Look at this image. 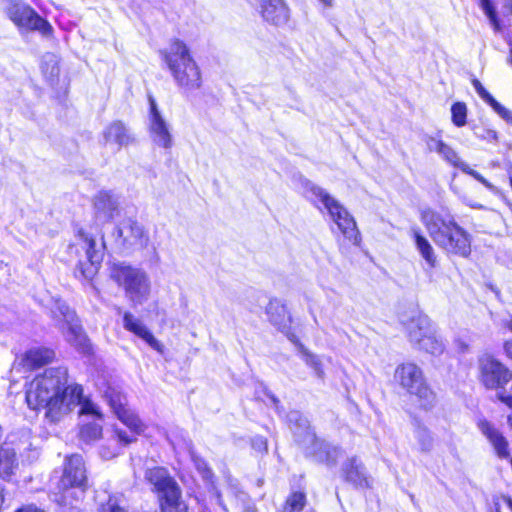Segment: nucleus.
I'll use <instances>...</instances> for the list:
<instances>
[{
    "label": "nucleus",
    "mask_w": 512,
    "mask_h": 512,
    "mask_svg": "<svg viewBox=\"0 0 512 512\" xmlns=\"http://www.w3.org/2000/svg\"><path fill=\"white\" fill-rule=\"evenodd\" d=\"M68 370L54 367L36 376L26 390V401L31 409L46 408V417L53 422L61 420L75 407L81 406L82 416L91 415L102 419L96 404L83 397V389L78 384L67 385Z\"/></svg>",
    "instance_id": "f257e3e1"
},
{
    "label": "nucleus",
    "mask_w": 512,
    "mask_h": 512,
    "mask_svg": "<svg viewBox=\"0 0 512 512\" xmlns=\"http://www.w3.org/2000/svg\"><path fill=\"white\" fill-rule=\"evenodd\" d=\"M420 220L433 242L447 254L468 257L472 236L460 226L448 211L423 208Z\"/></svg>",
    "instance_id": "f03ea898"
},
{
    "label": "nucleus",
    "mask_w": 512,
    "mask_h": 512,
    "mask_svg": "<svg viewBox=\"0 0 512 512\" xmlns=\"http://www.w3.org/2000/svg\"><path fill=\"white\" fill-rule=\"evenodd\" d=\"M161 54L176 85L183 93L189 94L201 88V70L184 42L174 40Z\"/></svg>",
    "instance_id": "7ed1b4c3"
},
{
    "label": "nucleus",
    "mask_w": 512,
    "mask_h": 512,
    "mask_svg": "<svg viewBox=\"0 0 512 512\" xmlns=\"http://www.w3.org/2000/svg\"><path fill=\"white\" fill-rule=\"evenodd\" d=\"M88 478L81 455L73 454L65 458L63 473L57 485L55 501L65 507H76L85 497Z\"/></svg>",
    "instance_id": "20e7f679"
},
{
    "label": "nucleus",
    "mask_w": 512,
    "mask_h": 512,
    "mask_svg": "<svg viewBox=\"0 0 512 512\" xmlns=\"http://www.w3.org/2000/svg\"><path fill=\"white\" fill-rule=\"evenodd\" d=\"M305 194L319 209L320 203L327 211L330 219L337 225L338 229L349 241L358 244L360 237L354 218L347 209L326 190L316 184L306 181L304 184Z\"/></svg>",
    "instance_id": "39448f33"
},
{
    "label": "nucleus",
    "mask_w": 512,
    "mask_h": 512,
    "mask_svg": "<svg viewBox=\"0 0 512 512\" xmlns=\"http://www.w3.org/2000/svg\"><path fill=\"white\" fill-rule=\"evenodd\" d=\"M111 279L124 290L133 306L142 305L151 295V280L148 273L125 263H114L110 268Z\"/></svg>",
    "instance_id": "423d86ee"
},
{
    "label": "nucleus",
    "mask_w": 512,
    "mask_h": 512,
    "mask_svg": "<svg viewBox=\"0 0 512 512\" xmlns=\"http://www.w3.org/2000/svg\"><path fill=\"white\" fill-rule=\"evenodd\" d=\"M145 479L157 495L161 512H187L188 507L182 500V490L165 468L148 469Z\"/></svg>",
    "instance_id": "0eeeda50"
},
{
    "label": "nucleus",
    "mask_w": 512,
    "mask_h": 512,
    "mask_svg": "<svg viewBox=\"0 0 512 512\" xmlns=\"http://www.w3.org/2000/svg\"><path fill=\"white\" fill-rule=\"evenodd\" d=\"M395 383L408 394L415 396L424 408L435 402V394L428 386L423 370L413 362L399 364L394 372Z\"/></svg>",
    "instance_id": "6e6552de"
},
{
    "label": "nucleus",
    "mask_w": 512,
    "mask_h": 512,
    "mask_svg": "<svg viewBox=\"0 0 512 512\" xmlns=\"http://www.w3.org/2000/svg\"><path fill=\"white\" fill-rule=\"evenodd\" d=\"M296 416L291 415L290 421H292V417L296 420V425L292 430L299 444L306 448L307 453L313 455L318 462L335 466L343 455L341 448L319 440L307 421L298 419Z\"/></svg>",
    "instance_id": "1a4fd4ad"
},
{
    "label": "nucleus",
    "mask_w": 512,
    "mask_h": 512,
    "mask_svg": "<svg viewBox=\"0 0 512 512\" xmlns=\"http://www.w3.org/2000/svg\"><path fill=\"white\" fill-rule=\"evenodd\" d=\"M0 11L19 30L38 31L46 37L53 32L50 23L22 0H0Z\"/></svg>",
    "instance_id": "9d476101"
},
{
    "label": "nucleus",
    "mask_w": 512,
    "mask_h": 512,
    "mask_svg": "<svg viewBox=\"0 0 512 512\" xmlns=\"http://www.w3.org/2000/svg\"><path fill=\"white\" fill-rule=\"evenodd\" d=\"M104 397L118 419L131 430V432L128 433L115 428L113 437L117 441L116 445L121 447L134 442L136 440L135 435L144 431V424L138 416L127 407L126 398L120 392H117L115 389L108 388Z\"/></svg>",
    "instance_id": "9b49d317"
},
{
    "label": "nucleus",
    "mask_w": 512,
    "mask_h": 512,
    "mask_svg": "<svg viewBox=\"0 0 512 512\" xmlns=\"http://www.w3.org/2000/svg\"><path fill=\"white\" fill-rule=\"evenodd\" d=\"M104 243L97 244L96 240L82 229L77 231L75 240L69 245L70 255L79 258V271L86 278H92L102 262Z\"/></svg>",
    "instance_id": "f8f14e48"
},
{
    "label": "nucleus",
    "mask_w": 512,
    "mask_h": 512,
    "mask_svg": "<svg viewBox=\"0 0 512 512\" xmlns=\"http://www.w3.org/2000/svg\"><path fill=\"white\" fill-rule=\"evenodd\" d=\"M53 317L62 322L60 329L66 341L81 353L90 352L89 340L80 325L75 312L60 299L51 308Z\"/></svg>",
    "instance_id": "ddd939ff"
},
{
    "label": "nucleus",
    "mask_w": 512,
    "mask_h": 512,
    "mask_svg": "<svg viewBox=\"0 0 512 512\" xmlns=\"http://www.w3.org/2000/svg\"><path fill=\"white\" fill-rule=\"evenodd\" d=\"M148 133L151 141L165 150L171 149L173 136L171 127L158 109L155 99L149 95Z\"/></svg>",
    "instance_id": "4468645a"
},
{
    "label": "nucleus",
    "mask_w": 512,
    "mask_h": 512,
    "mask_svg": "<svg viewBox=\"0 0 512 512\" xmlns=\"http://www.w3.org/2000/svg\"><path fill=\"white\" fill-rule=\"evenodd\" d=\"M480 380L487 389L503 388L512 379V372L490 355L479 359Z\"/></svg>",
    "instance_id": "2eb2a0df"
},
{
    "label": "nucleus",
    "mask_w": 512,
    "mask_h": 512,
    "mask_svg": "<svg viewBox=\"0 0 512 512\" xmlns=\"http://www.w3.org/2000/svg\"><path fill=\"white\" fill-rule=\"evenodd\" d=\"M476 425L481 434L487 439L498 458H510L509 441L495 424L485 418H479Z\"/></svg>",
    "instance_id": "dca6fc26"
},
{
    "label": "nucleus",
    "mask_w": 512,
    "mask_h": 512,
    "mask_svg": "<svg viewBox=\"0 0 512 512\" xmlns=\"http://www.w3.org/2000/svg\"><path fill=\"white\" fill-rule=\"evenodd\" d=\"M402 323L405 326L409 342L414 347L436 329L427 315L417 311L413 312L408 319H402Z\"/></svg>",
    "instance_id": "f3484780"
},
{
    "label": "nucleus",
    "mask_w": 512,
    "mask_h": 512,
    "mask_svg": "<svg viewBox=\"0 0 512 512\" xmlns=\"http://www.w3.org/2000/svg\"><path fill=\"white\" fill-rule=\"evenodd\" d=\"M123 327L145 341L152 349L159 353L164 352V345L158 341L141 319L126 311L123 314Z\"/></svg>",
    "instance_id": "a211bd4d"
},
{
    "label": "nucleus",
    "mask_w": 512,
    "mask_h": 512,
    "mask_svg": "<svg viewBox=\"0 0 512 512\" xmlns=\"http://www.w3.org/2000/svg\"><path fill=\"white\" fill-rule=\"evenodd\" d=\"M263 18L274 25L288 21L289 10L283 0H256Z\"/></svg>",
    "instance_id": "6ab92c4d"
},
{
    "label": "nucleus",
    "mask_w": 512,
    "mask_h": 512,
    "mask_svg": "<svg viewBox=\"0 0 512 512\" xmlns=\"http://www.w3.org/2000/svg\"><path fill=\"white\" fill-rule=\"evenodd\" d=\"M341 473L345 481L351 483L355 487H369V480L366 470L359 458L356 456L348 458L342 465Z\"/></svg>",
    "instance_id": "aec40b11"
},
{
    "label": "nucleus",
    "mask_w": 512,
    "mask_h": 512,
    "mask_svg": "<svg viewBox=\"0 0 512 512\" xmlns=\"http://www.w3.org/2000/svg\"><path fill=\"white\" fill-rule=\"evenodd\" d=\"M103 140L105 146L116 147L119 150L132 143L134 138L121 121H114L103 130Z\"/></svg>",
    "instance_id": "412c9836"
},
{
    "label": "nucleus",
    "mask_w": 512,
    "mask_h": 512,
    "mask_svg": "<svg viewBox=\"0 0 512 512\" xmlns=\"http://www.w3.org/2000/svg\"><path fill=\"white\" fill-rule=\"evenodd\" d=\"M55 357L53 350L49 348H33L28 350L21 362L14 365L12 371H19L20 366L27 369H35L51 362Z\"/></svg>",
    "instance_id": "4be33fe9"
},
{
    "label": "nucleus",
    "mask_w": 512,
    "mask_h": 512,
    "mask_svg": "<svg viewBox=\"0 0 512 512\" xmlns=\"http://www.w3.org/2000/svg\"><path fill=\"white\" fill-rule=\"evenodd\" d=\"M119 233L123 236L124 242L129 245H134L141 249H146L150 245L148 233L141 224L135 221H128L119 230Z\"/></svg>",
    "instance_id": "5701e85b"
},
{
    "label": "nucleus",
    "mask_w": 512,
    "mask_h": 512,
    "mask_svg": "<svg viewBox=\"0 0 512 512\" xmlns=\"http://www.w3.org/2000/svg\"><path fill=\"white\" fill-rule=\"evenodd\" d=\"M410 234L414 240L415 247L430 269L436 268L438 259L434 247L429 240L421 233L418 227H413Z\"/></svg>",
    "instance_id": "b1692460"
},
{
    "label": "nucleus",
    "mask_w": 512,
    "mask_h": 512,
    "mask_svg": "<svg viewBox=\"0 0 512 512\" xmlns=\"http://www.w3.org/2000/svg\"><path fill=\"white\" fill-rule=\"evenodd\" d=\"M117 207L118 201L111 193L101 191L95 196L94 208L98 219L103 221L111 220L117 212Z\"/></svg>",
    "instance_id": "393cba45"
},
{
    "label": "nucleus",
    "mask_w": 512,
    "mask_h": 512,
    "mask_svg": "<svg viewBox=\"0 0 512 512\" xmlns=\"http://www.w3.org/2000/svg\"><path fill=\"white\" fill-rule=\"evenodd\" d=\"M446 162L451 164L454 167L461 169L464 173L472 176L474 179L482 183L485 187L490 190H494V186L485 179L482 175H480L474 169H471L465 162L461 160L458 153L448 144L443 148V152L440 155Z\"/></svg>",
    "instance_id": "a878e982"
},
{
    "label": "nucleus",
    "mask_w": 512,
    "mask_h": 512,
    "mask_svg": "<svg viewBox=\"0 0 512 512\" xmlns=\"http://www.w3.org/2000/svg\"><path fill=\"white\" fill-rule=\"evenodd\" d=\"M269 321L280 330H285L291 322L286 306L277 299L271 300L266 308Z\"/></svg>",
    "instance_id": "bb28decb"
},
{
    "label": "nucleus",
    "mask_w": 512,
    "mask_h": 512,
    "mask_svg": "<svg viewBox=\"0 0 512 512\" xmlns=\"http://www.w3.org/2000/svg\"><path fill=\"white\" fill-rule=\"evenodd\" d=\"M18 467L16 452L13 448L0 449V478L9 479Z\"/></svg>",
    "instance_id": "cd10ccee"
},
{
    "label": "nucleus",
    "mask_w": 512,
    "mask_h": 512,
    "mask_svg": "<svg viewBox=\"0 0 512 512\" xmlns=\"http://www.w3.org/2000/svg\"><path fill=\"white\" fill-rule=\"evenodd\" d=\"M415 348L431 355H441L445 350V344L436 328L430 335H426Z\"/></svg>",
    "instance_id": "c85d7f7f"
},
{
    "label": "nucleus",
    "mask_w": 512,
    "mask_h": 512,
    "mask_svg": "<svg viewBox=\"0 0 512 512\" xmlns=\"http://www.w3.org/2000/svg\"><path fill=\"white\" fill-rule=\"evenodd\" d=\"M101 434L102 426L96 422L84 424L80 431L81 438L87 442L97 440Z\"/></svg>",
    "instance_id": "c756f323"
},
{
    "label": "nucleus",
    "mask_w": 512,
    "mask_h": 512,
    "mask_svg": "<svg viewBox=\"0 0 512 512\" xmlns=\"http://www.w3.org/2000/svg\"><path fill=\"white\" fill-rule=\"evenodd\" d=\"M305 495L301 492L293 493L286 501L281 512H300L305 505Z\"/></svg>",
    "instance_id": "7c9ffc66"
},
{
    "label": "nucleus",
    "mask_w": 512,
    "mask_h": 512,
    "mask_svg": "<svg viewBox=\"0 0 512 512\" xmlns=\"http://www.w3.org/2000/svg\"><path fill=\"white\" fill-rule=\"evenodd\" d=\"M452 122L457 127H462L466 124L467 107L462 102H456L451 107Z\"/></svg>",
    "instance_id": "2f4dec72"
},
{
    "label": "nucleus",
    "mask_w": 512,
    "mask_h": 512,
    "mask_svg": "<svg viewBox=\"0 0 512 512\" xmlns=\"http://www.w3.org/2000/svg\"><path fill=\"white\" fill-rule=\"evenodd\" d=\"M98 512H128L124 506L121 505L120 500L116 496H109L107 501L101 503Z\"/></svg>",
    "instance_id": "473e14b6"
},
{
    "label": "nucleus",
    "mask_w": 512,
    "mask_h": 512,
    "mask_svg": "<svg viewBox=\"0 0 512 512\" xmlns=\"http://www.w3.org/2000/svg\"><path fill=\"white\" fill-rule=\"evenodd\" d=\"M303 356H304L305 363L314 370L317 377L323 379L324 378V370H323L322 362H321L320 358L318 356L310 354L308 352H305Z\"/></svg>",
    "instance_id": "72a5a7b5"
},
{
    "label": "nucleus",
    "mask_w": 512,
    "mask_h": 512,
    "mask_svg": "<svg viewBox=\"0 0 512 512\" xmlns=\"http://www.w3.org/2000/svg\"><path fill=\"white\" fill-rule=\"evenodd\" d=\"M415 434H416V438L418 440L421 450L429 451L432 447V442H433L430 432L425 428L419 427L416 430Z\"/></svg>",
    "instance_id": "f704fd0d"
},
{
    "label": "nucleus",
    "mask_w": 512,
    "mask_h": 512,
    "mask_svg": "<svg viewBox=\"0 0 512 512\" xmlns=\"http://www.w3.org/2000/svg\"><path fill=\"white\" fill-rule=\"evenodd\" d=\"M425 143H426L427 149L430 152H436L439 155H441V153L443 152V148L446 145V143L443 142L440 138L434 137V136H426Z\"/></svg>",
    "instance_id": "c9c22d12"
},
{
    "label": "nucleus",
    "mask_w": 512,
    "mask_h": 512,
    "mask_svg": "<svg viewBox=\"0 0 512 512\" xmlns=\"http://www.w3.org/2000/svg\"><path fill=\"white\" fill-rule=\"evenodd\" d=\"M492 109L507 123L512 125V111L501 105L495 99L489 104Z\"/></svg>",
    "instance_id": "e433bc0d"
},
{
    "label": "nucleus",
    "mask_w": 512,
    "mask_h": 512,
    "mask_svg": "<svg viewBox=\"0 0 512 512\" xmlns=\"http://www.w3.org/2000/svg\"><path fill=\"white\" fill-rule=\"evenodd\" d=\"M492 109L507 123L512 125V111L501 105L495 99L489 104Z\"/></svg>",
    "instance_id": "4c0bfd02"
},
{
    "label": "nucleus",
    "mask_w": 512,
    "mask_h": 512,
    "mask_svg": "<svg viewBox=\"0 0 512 512\" xmlns=\"http://www.w3.org/2000/svg\"><path fill=\"white\" fill-rule=\"evenodd\" d=\"M191 458L195 464V467L202 474L203 478L209 479L212 476V473L206 462L194 453H191Z\"/></svg>",
    "instance_id": "58836bf2"
},
{
    "label": "nucleus",
    "mask_w": 512,
    "mask_h": 512,
    "mask_svg": "<svg viewBox=\"0 0 512 512\" xmlns=\"http://www.w3.org/2000/svg\"><path fill=\"white\" fill-rule=\"evenodd\" d=\"M481 7L495 28L498 27L495 9L490 0H481Z\"/></svg>",
    "instance_id": "ea45409f"
},
{
    "label": "nucleus",
    "mask_w": 512,
    "mask_h": 512,
    "mask_svg": "<svg viewBox=\"0 0 512 512\" xmlns=\"http://www.w3.org/2000/svg\"><path fill=\"white\" fill-rule=\"evenodd\" d=\"M472 85L480 98L483 99L486 103L490 104L493 101V96L483 87L478 79H473Z\"/></svg>",
    "instance_id": "a19ab883"
},
{
    "label": "nucleus",
    "mask_w": 512,
    "mask_h": 512,
    "mask_svg": "<svg viewBox=\"0 0 512 512\" xmlns=\"http://www.w3.org/2000/svg\"><path fill=\"white\" fill-rule=\"evenodd\" d=\"M120 452L119 445L113 444L110 446H102L100 449V455L103 459L109 460L117 456Z\"/></svg>",
    "instance_id": "79ce46f5"
},
{
    "label": "nucleus",
    "mask_w": 512,
    "mask_h": 512,
    "mask_svg": "<svg viewBox=\"0 0 512 512\" xmlns=\"http://www.w3.org/2000/svg\"><path fill=\"white\" fill-rule=\"evenodd\" d=\"M475 134L478 138L488 142H497L498 140L497 132L492 129L483 128L481 131H476Z\"/></svg>",
    "instance_id": "37998d69"
},
{
    "label": "nucleus",
    "mask_w": 512,
    "mask_h": 512,
    "mask_svg": "<svg viewBox=\"0 0 512 512\" xmlns=\"http://www.w3.org/2000/svg\"><path fill=\"white\" fill-rule=\"evenodd\" d=\"M252 447L259 453L266 452L268 447L266 438L263 436H255L252 439Z\"/></svg>",
    "instance_id": "c03bdc74"
},
{
    "label": "nucleus",
    "mask_w": 512,
    "mask_h": 512,
    "mask_svg": "<svg viewBox=\"0 0 512 512\" xmlns=\"http://www.w3.org/2000/svg\"><path fill=\"white\" fill-rule=\"evenodd\" d=\"M499 399L512 410V395H501Z\"/></svg>",
    "instance_id": "a18cd8bd"
},
{
    "label": "nucleus",
    "mask_w": 512,
    "mask_h": 512,
    "mask_svg": "<svg viewBox=\"0 0 512 512\" xmlns=\"http://www.w3.org/2000/svg\"><path fill=\"white\" fill-rule=\"evenodd\" d=\"M17 512H44V511L37 508L36 506L29 505V506L19 509Z\"/></svg>",
    "instance_id": "49530a36"
},
{
    "label": "nucleus",
    "mask_w": 512,
    "mask_h": 512,
    "mask_svg": "<svg viewBox=\"0 0 512 512\" xmlns=\"http://www.w3.org/2000/svg\"><path fill=\"white\" fill-rule=\"evenodd\" d=\"M39 456V452L36 449H30L29 454L27 455L26 460L28 462H32L37 459Z\"/></svg>",
    "instance_id": "de8ad7c7"
},
{
    "label": "nucleus",
    "mask_w": 512,
    "mask_h": 512,
    "mask_svg": "<svg viewBox=\"0 0 512 512\" xmlns=\"http://www.w3.org/2000/svg\"><path fill=\"white\" fill-rule=\"evenodd\" d=\"M505 352L509 358L512 359V340L507 341L504 345Z\"/></svg>",
    "instance_id": "09e8293b"
},
{
    "label": "nucleus",
    "mask_w": 512,
    "mask_h": 512,
    "mask_svg": "<svg viewBox=\"0 0 512 512\" xmlns=\"http://www.w3.org/2000/svg\"><path fill=\"white\" fill-rule=\"evenodd\" d=\"M325 7L331 8L334 5V0H319Z\"/></svg>",
    "instance_id": "8fccbe9b"
},
{
    "label": "nucleus",
    "mask_w": 512,
    "mask_h": 512,
    "mask_svg": "<svg viewBox=\"0 0 512 512\" xmlns=\"http://www.w3.org/2000/svg\"><path fill=\"white\" fill-rule=\"evenodd\" d=\"M504 6L509 8L512 12V0H503Z\"/></svg>",
    "instance_id": "3c124183"
},
{
    "label": "nucleus",
    "mask_w": 512,
    "mask_h": 512,
    "mask_svg": "<svg viewBox=\"0 0 512 512\" xmlns=\"http://www.w3.org/2000/svg\"><path fill=\"white\" fill-rule=\"evenodd\" d=\"M243 512H257L256 508L253 507V506H247L245 507V509L243 510Z\"/></svg>",
    "instance_id": "603ef678"
},
{
    "label": "nucleus",
    "mask_w": 512,
    "mask_h": 512,
    "mask_svg": "<svg viewBox=\"0 0 512 512\" xmlns=\"http://www.w3.org/2000/svg\"><path fill=\"white\" fill-rule=\"evenodd\" d=\"M507 422H508L509 427L512 429V415L508 416Z\"/></svg>",
    "instance_id": "864d4df0"
},
{
    "label": "nucleus",
    "mask_w": 512,
    "mask_h": 512,
    "mask_svg": "<svg viewBox=\"0 0 512 512\" xmlns=\"http://www.w3.org/2000/svg\"><path fill=\"white\" fill-rule=\"evenodd\" d=\"M507 503H508V506L510 507V509L512 510V500L508 499Z\"/></svg>",
    "instance_id": "5fc2aeb1"
},
{
    "label": "nucleus",
    "mask_w": 512,
    "mask_h": 512,
    "mask_svg": "<svg viewBox=\"0 0 512 512\" xmlns=\"http://www.w3.org/2000/svg\"><path fill=\"white\" fill-rule=\"evenodd\" d=\"M509 61H510L511 65H512V47H511V49H510V58H509Z\"/></svg>",
    "instance_id": "6e6d98bb"
},
{
    "label": "nucleus",
    "mask_w": 512,
    "mask_h": 512,
    "mask_svg": "<svg viewBox=\"0 0 512 512\" xmlns=\"http://www.w3.org/2000/svg\"><path fill=\"white\" fill-rule=\"evenodd\" d=\"M508 327L512 330V318L508 322Z\"/></svg>",
    "instance_id": "4d7b16f0"
},
{
    "label": "nucleus",
    "mask_w": 512,
    "mask_h": 512,
    "mask_svg": "<svg viewBox=\"0 0 512 512\" xmlns=\"http://www.w3.org/2000/svg\"><path fill=\"white\" fill-rule=\"evenodd\" d=\"M495 512H501L500 507L498 505L496 506Z\"/></svg>",
    "instance_id": "13d9d810"
}]
</instances>
